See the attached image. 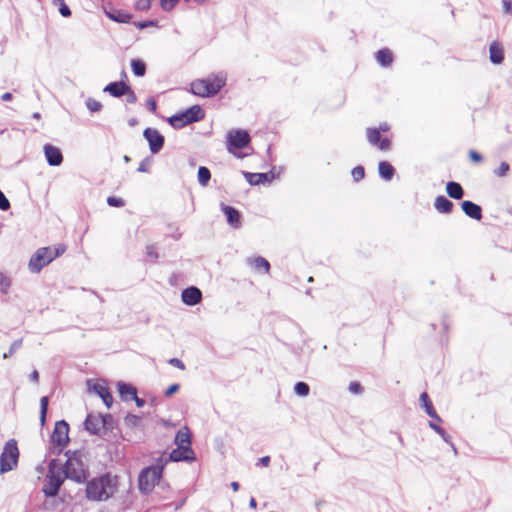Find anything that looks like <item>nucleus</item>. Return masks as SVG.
Returning <instances> with one entry per match:
<instances>
[{
	"mask_svg": "<svg viewBox=\"0 0 512 512\" xmlns=\"http://www.w3.org/2000/svg\"><path fill=\"white\" fill-rule=\"evenodd\" d=\"M118 489V477L109 474L94 478L86 485V497L91 501H106Z\"/></svg>",
	"mask_w": 512,
	"mask_h": 512,
	"instance_id": "obj_1",
	"label": "nucleus"
},
{
	"mask_svg": "<svg viewBox=\"0 0 512 512\" xmlns=\"http://www.w3.org/2000/svg\"><path fill=\"white\" fill-rule=\"evenodd\" d=\"M10 208V202L4 195V193L0 190V209L6 211Z\"/></svg>",
	"mask_w": 512,
	"mask_h": 512,
	"instance_id": "obj_46",
	"label": "nucleus"
},
{
	"mask_svg": "<svg viewBox=\"0 0 512 512\" xmlns=\"http://www.w3.org/2000/svg\"><path fill=\"white\" fill-rule=\"evenodd\" d=\"M64 479L65 476L63 475L62 468L57 467L54 462H51L46 475V483L43 486L44 494L48 497L56 496Z\"/></svg>",
	"mask_w": 512,
	"mask_h": 512,
	"instance_id": "obj_6",
	"label": "nucleus"
},
{
	"mask_svg": "<svg viewBox=\"0 0 512 512\" xmlns=\"http://www.w3.org/2000/svg\"><path fill=\"white\" fill-rule=\"evenodd\" d=\"M250 142L249 134L244 130H232L227 134V148L236 154V150L244 148Z\"/></svg>",
	"mask_w": 512,
	"mask_h": 512,
	"instance_id": "obj_8",
	"label": "nucleus"
},
{
	"mask_svg": "<svg viewBox=\"0 0 512 512\" xmlns=\"http://www.w3.org/2000/svg\"><path fill=\"white\" fill-rule=\"evenodd\" d=\"M378 173L382 179L390 181L395 174V168L388 161H380L378 163Z\"/></svg>",
	"mask_w": 512,
	"mask_h": 512,
	"instance_id": "obj_27",
	"label": "nucleus"
},
{
	"mask_svg": "<svg viewBox=\"0 0 512 512\" xmlns=\"http://www.w3.org/2000/svg\"><path fill=\"white\" fill-rule=\"evenodd\" d=\"M446 193L450 198L460 200L464 196V189L460 183L456 181H449L446 184Z\"/></svg>",
	"mask_w": 512,
	"mask_h": 512,
	"instance_id": "obj_25",
	"label": "nucleus"
},
{
	"mask_svg": "<svg viewBox=\"0 0 512 512\" xmlns=\"http://www.w3.org/2000/svg\"><path fill=\"white\" fill-rule=\"evenodd\" d=\"M147 104V107L148 109L152 112V113H155L156 110H157V103H156V100L154 98H149L146 102Z\"/></svg>",
	"mask_w": 512,
	"mask_h": 512,
	"instance_id": "obj_53",
	"label": "nucleus"
},
{
	"mask_svg": "<svg viewBox=\"0 0 512 512\" xmlns=\"http://www.w3.org/2000/svg\"><path fill=\"white\" fill-rule=\"evenodd\" d=\"M136 122H137V121L134 119V120H131V121H130V124H131V125H135V124H136Z\"/></svg>",
	"mask_w": 512,
	"mask_h": 512,
	"instance_id": "obj_64",
	"label": "nucleus"
},
{
	"mask_svg": "<svg viewBox=\"0 0 512 512\" xmlns=\"http://www.w3.org/2000/svg\"><path fill=\"white\" fill-rule=\"evenodd\" d=\"M131 67L133 70V73L138 76L142 77L145 75L146 72V65L142 60L134 59L131 61Z\"/></svg>",
	"mask_w": 512,
	"mask_h": 512,
	"instance_id": "obj_33",
	"label": "nucleus"
},
{
	"mask_svg": "<svg viewBox=\"0 0 512 512\" xmlns=\"http://www.w3.org/2000/svg\"><path fill=\"white\" fill-rule=\"evenodd\" d=\"M137 404L138 407H142L144 405V400L140 399L136 396V398H133Z\"/></svg>",
	"mask_w": 512,
	"mask_h": 512,
	"instance_id": "obj_60",
	"label": "nucleus"
},
{
	"mask_svg": "<svg viewBox=\"0 0 512 512\" xmlns=\"http://www.w3.org/2000/svg\"><path fill=\"white\" fill-rule=\"evenodd\" d=\"M19 459L17 442L10 439L5 443L0 455V473H6L16 468Z\"/></svg>",
	"mask_w": 512,
	"mask_h": 512,
	"instance_id": "obj_5",
	"label": "nucleus"
},
{
	"mask_svg": "<svg viewBox=\"0 0 512 512\" xmlns=\"http://www.w3.org/2000/svg\"><path fill=\"white\" fill-rule=\"evenodd\" d=\"M124 95H126V100L130 104H134L137 101V96L134 93V91L131 89L130 86H129V90L127 92H125Z\"/></svg>",
	"mask_w": 512,
	"mask_h": 512,
	"instance_id": "obj_49",
	"label": "nucleus"
},
{
	"mask_svg": "<svg viewBox=\"0 0 512 512\" xmlns=\"http://www.w3.org/2000/svg\"><path fill=\"white\" fill-rule=\"evenodd\" d=\"M210 178H211V173L208 168L202 166L198 169V180L201 185H203V186L207 185Z\"/></svg>",
	"mask_w": 512,
	"mask_h": 512,
	"instance_id": "obj_36",
	"label": "nucleus"
},
{
	"mask_svg": "<svg viewBox=\"0 0 512 512\" xmlns=\"http://www.w3.org/2000/svg\"><path fill=\"white\" fill-rule=\"evenodd\" d=\"M144 138L149 143L150 151L153 154L158 153L164 146V136L154 128H146L143 132Z\"/></svg>",
	"mask_w": 512,
	"mask_h": 512,
	"instance_id": "obj_11",
	"label": "nucleus"
},
{
	"mask_svg": "<svg viewBox=\"0 0 512 512\" xmlns=\"http://www.w3.org/2000/svg\"><path fill=\"white\" fill-rule=\"evenodd\" d=\"M489 57L490 61L495 64L499 65L504 61V53L502 47L497 44L496 42H493L489 47Z\"/></svg>",
	"mask_w": 512,
	"mask_h": 512,
	"instance_id": "obj_26",
	"label": "nucleus"
},
{
	"mask_svg": "<svg viewBox=\"0 0 512 512\" xmlns=\"http://www.w3.org/2000/svg\"><path fill=\"white\" fill-rule=\"evenodd\" d=\"M375 58L380 66L387 68L393 63L394 56L389 48H381L375 53Z\"/></svg>",
	"mask_w": 512,
	"mask_h": 512,
	"instance_id": "obj_19",
	"label": "nucleus"
},
{
	"mask_svg": "<svg viewBox=\"0 0 512 512\" xmlns=\"http://www.w3.org/2000/svg\"><path fill=\"white\" fill-rule=\"evenodd\" d=\"M469 157H470L471 161L475 162V163H480L483 160L482 155L479 152L475 151V150H470L469 151Z\"/></svg>",
	"mask_w": 512,
	"mask_h": 512,
	"instance_id": "obj_48",
	"label": "nucleus"
},
{
	"mask_svg": "<svg viewBox=\"0 0 512 512\" xmlns=\"http://www.w3.org/2000/svg\"><path fill=\"white\" fill-rule=\"evenodd\" d=\"M175 443L178 447H183L187 449L191 448V433L187 427H183L180 429L175 437Z\"/></svg>",
	"mask_w": 512,
	"mask_h": 512,
	"instance_id": "obj_24",
	"label": "nucleus"
},
{
	"mask_svg": "<svg viewBox=\"0 0 512 512\" xmlns=\"http://www.w3.org/2000/svg\"><path fill=\"white\" fill-rule=\"evenodd\" d=\"M62 471L65 478H69L78 483L83 482L87 478V472L84 464L76 455L68 457Z\"/></svg>",
	"mask_w": 512,
	"mask_h": 512,
	"instance_id": "obj_7",
	"label": "nucleus"
},
{
	"mask_svg": "<svg viewBox=\"0 0 512 512\" xmlns=\"http://www.w3.org/2000/svg\"><path fill=\"white\" fill-rule=\"evenodd\" d=\"M150 167V163L148 160H143L138 167L139 172H148Z\"/></svg>",
	"mask_w": 512,
	"mask_h": 512,
	"instance_id": "obj_54",
	"label": "nucleus"
},
{
	"mask_svg": "<svg viewBox=\"0 0 512 512\" xmlns=\"http://www.w3.org/2000/svg\"><path fill=\"white\" fill-rule=\"evenodd\" d=\"M221 209L226 215L227 222L234 228L240 226V213L235 208L222 204Z\"/></svg>",
	"mask_w": 512,
	"mask_h": 512,
	"instance_id": "obj_21",
	"label": "nucleus"
},
{
	"mask_svg": "<svg viewBox=\"0 0 512 512\" xmlns=\"http://www.w3.org/2000/svg\"><path fill=\"white\" fill-rule=\"evenodd\" d=\"M375 129L379 130V132H387L390 130V125L386 122L380 123L378 127H374Z\"/></svg>",
	"mask_w": 512,
	"mask_h": 512,
	"instance_id": "obj_55",
	"label": "nucleus"
},
{
	"mask_svg": "<svg viewBox=\"0 0 512 512\" xmlns=\"http://www.w3.org/2000/svg\"><path fill=\"white\" fill-rule=\"evenodd\" d=\"M168 123L174 127V128H182L185 125L191 124L187 118V115L185 112H182L177 115H173L168 118Z\"/></svg>",
	"mask_w": 512,
	"mask_h": 512,
	"instance_id": "obj_31",
	"label": "nucleus"
},
{
	"mask_svg": "<svg viewBox=\"0 0 512 512\" xmlns=\"http://www.w3.org/2000/svg\"><path fill=\"white\" fill-rule=\"evenodd\" d=\"M281 171V167L273 166L268 172H258V185L271 183L272 180L279 178Z\"/></svg>",
	"mask_w": 512,
	"mask_h": 512,
	"instance_id": "obj_20",
	"label": "nucleus"
},
{
	"mask_svg": "<svg viewBox=\"0 0 512 512\" xmlns=\"http://www.w3.org/2000/svg\"><path fill=\"white\" fill-rule=\"evenodd\" d=\"M53 3L59 6V12L63 17H69L71 15V10L65 4L64 0H53Z\"/></svg>",
	"mask_w": 512,
	"mask_h": 512,
	"instance_id": "obj_40",
	"label": "nucleus"
},
{
	"mask_svg": "<svg viewBox=\"0 0 512 512\" xmlns=\"http://www.w3.org/2000/svg\"><path fill=\"white\" fill-rule=\"evenodd\" d=\"M226 79L222 75H210L207 78L196 79L191 85V92L200 97H211L216 95L225 85Z\"/></svg>",
	"mask_w": 512,
	"mask_h": 512,
	"instance_id": "obj_3",
	"label": "nucleus"
},
{
	"mask_svg": "<svg viewBox=\"0 0 512 512\" xmlns=\"http://www.w3.org/2000/svg\"><path fill=\"white\" fill-rule=\"evenodd\" d=\"M168 363L180 370H185V364L178 358H171Z\"/></svg>",
	"mask_w": 512,
	"mask_h": 512,
	"instance_id": "obj_50",
	"label": "nucleus"
},
{
	"mask_svg": "<svg viewBox=\"0 0 512 512\" xmlns=\"http://www.w3.org/2000/svg\"><path fill=\"white\" fill-rule=\"evenodd\" d=\"M231 487L233 488V490H234V491H237V490H238V488H239V484H238V482H232V483H231Z\"/></svg>",
	"mask_w": 512,
	"mask_h": 512,
	"instance_id": "obj_61",
	"label": "nucleus"
},
{
	"mask_svg": "<svg viewBox=\"0 0 512 512\" xmlns=\"http://www.w3.org/2000/svg\"><path fill=\"white\" fill-rule=\"evenodd\" d=\"M348 390L352 394H361L363 392V387L359 382L352 381L348 386Z\"/></svg>",
	"mask_w": 512,
	"mask_h": 512,
	"instance_id": "obj_42",
	"label": "nucleus"
},
{
	"mask_svg": "<svg viewBox=\"0 0 512 512\" xmlns=\"http://www.w3.org/2000/svg\"><path fill=\"white\" fill-rule=\"evenodd\" d=\"M151 23L150 22H144V23H141V22H137V23H134V25L139 28V29H143L145 27H148Z\"/></svg>",
	"mask_w": 512,
	"mask_h": 512,
	"instance_id": "obj_58",
	"label": "nucleus"
},
{
	"mask_svg": "<svg viewBox=\"0 0 512 512\" xmlns=\"http://www.w3.org/2000/svg\"><path fill=\"white\" fill-rule=\"evenodd\" d=\"M91 389L103 400L107 408H110L113 404V397L108 387L103 384L95 383Z\"/></svg>",
	"mask_w": 512,
	"mask_h": 512,
	"instance_id": "obj_18",
	"label": "nucleus"
},
{
	"mask_svg": "<svg viewBox=\"0 0 512 512\" xmlns=\"http://www.w3.org/2000/svg\"><path fill=\"white\" fill-rule=\"evenodd\" d=\"M510 170V165L505 162V161H502L499 165L498 168H496L493 173L495 176L497 177H505L507 176L508 172Z\"/></svg>",
	"mask_w": 512,
	"mask_h": 512,
	"instance_id": "obj_37",
	"label": "nucleus"
},
{
	"mask_svg": "<svg viewBox=\"0 0 512 512\" xmlns=\"http://www.w3.org/2000/svg\"><path fill=\"white\" fill-rule=\"evenodd\" d=\"M260 269H263L264 272L268 274L270 271V263L264 257L258 256V271Z\"/></svg>",
	"mask_w": 512,
	"mask_h": 512,
	"instance_id": "obj_43",
	"label": "nucleus"
},
{
	"mask_svg": "<svg viewBox=\"0 0 512 512\" xmlns=\"http://www.w3.org/2000/svg\"><path fill=\"white\" fill-rule=\"evenodd\" d=\"M270 463V457L269 456H264V457H261L258 459V464L264 466V467H267Z\"/></svg>",
	"mask_w": 512,
	"mask_h": 512,
	"instance_id": "obj_56",
	"label": "nucleus"
},
{
	"mask_svg": "<svg viewBox=\"0 0 512 512\" xmlns=\"http://www.w3.org/2000/svg\"><path fill=\"white\" fill-rule=\"evenodd\" d=\"M419 400H420L421 407L425 410L426 414L429 417H431L432 419H434V420H436L438 422L442 421L441 417L436 412V410H435V408L433 406V403L430 400L429 395L426 392H422L420 394Z\"/></svg>",
	"mask_w": 512,
	"mask_h": 512,
	"instance_id": "obj_16",
	"label": "nucleus"
},
{
	"mask_svg": "<svg viewBox=\"0 0 512 512\" xmlns=\"http://www.w3.org/2000/svg\"><path fill=\"white\" fill-rule=\"evenodd\" d=\"M30 379L35 383L39 381V373L37 370L32 371V373L30 374Z\"/></svg>",
	"mask_w": 512,
	"mask_h": 512,
	"instance_id": "obj_57",
	"label": "nucleus"
},
{
	"mask_svg": "<svg viewBox=\"0 0 512 512\" xmlns=\"http://www.w3.org/2000/svg\"><path fill=\"white\" fill-rule=\"evenodd\" d=\"M86 107L91 112H98L102 109V104H101V102H99L98 100H96L94 98H88L86 100Z\"/></svg>",
	"mask_w": 512,
	"mask_h": 512,
	"instance_id": "obj_38",
	"label": "nucleus"
},
{
	"mask_svg": "<svg viewBox=\"0 0 512 512\" xmlns=\"http://www.w3.org/2000/svg\"><path fill=\"white\" fill-rule=\"evenodd\" d=\"M118 391H119L121 398L125 401L136 398L137 390L135 387H133L131 385H128L125 383H119Z\"/></svg>",
	"mask_w": 512,
	"mask_h": 512,
	"instance_id": "obj_30",
	"label": "nucleus"
},
{
	"mask_svg": "<svg viewBox=\"0 0 512 512\" xmlns=\"http://www.w3.org/2000/svg\"><path fill=\"white\" fill-rule=\"evenodd\" d=\"M44 152L46 159L51 166H58L62 163L63 156L59 148L51 144H46L44 146Z\"/></svg>",
	"mask_w": 512,
	"mask_h": 512,
	"instance_id": "obj_15",
	"label": "nucleus"
},
{
	"mask_svg": "<svg viewBox=\"0 0 512 512\" xmlns=\"http://www.w3.org/2000/svg\"><path fill=\"white\" fill-rule=\"evenodd\" d=\"M351 175H352L354 181L359 182L365 176V169H364V167L361 166V165H358V166L354 167L352 169V171H351Z\"/></svg>",
	"mask_w": 512,
	"mask_h": 512,
	"instance_id": "obj_39",
	"label": "nucleus"
},
{
	"mask_svg": "<svg viewBox=\"0 0 512 512\" xmlns=\"http://www.w3.org/2000/svg\"><path fill=\"white\" fill-rule=\"evenodd\" d=\"M107 203L109 206H112V207H123L125 205V201L120 198V197H115V196H109L107 198Z\"/></svg>",
	"mask_w": 512,
	"mask_h": 512,
	"instance_id": "obj_41",
	"label": "nucleus"
},
{
	"mask_svg": "<svg viewBox=\"0 0 512 512\" xmlns=\"http://www.w3.org/2000/svg\"><path fill=\"white\" fill-rule=\"evenodd\" d=\"M67 250L65 244H57L54 247H41L31 256L28 268L33 273H39L44 267L49 265L54 259L63 255Z\"/></svg>",
	"mask_w": 512,
	"mask_h": 512,
	"instance_id": "obj_2",
	"label": "nucleus"
},
{
	"mask_svg": "<svg viewBox=\"0 0 512 512\" xmlns=\"http://www.w3.org/2000/svg\"><path fill=\"white\" fill-rule=\"evenodd\" d=\"M151 6V0H136L135 8L137 10H147Z\"/></svg>",
	"mask_w": 512,
	"mask_h": 512,
	"instance_id": "obj_44",
	"label": "nucleus"
},
{
	"mask_svg": "<svg viewBox=\"0 0 512 512\" xmlns=\"http://www.w3.org/2000/svg\"><path fill=\"white\" fill-rule=\"evenodd\" d=\"M182 301L189 306H194L202 300V292L197 287H188L182 291Z\"/></svg>",
	"mask_w": 512,
	"mask_h": 512,
	"instance_id": "obj_13",
	"label": "nucleus"
},
{
	"mask_svg": "<svg viewBox=\"0 0 512 512\" xmlns=\"http://www.w3.org/2000/svg\"><path fill=\"white\" fill-rule=\"evenodd\" d=\"M502 5L504 13L512 15V0H502Z\"/></svg>",
	"mask_w": 512,
	"mask_h": 512,
	"instance_id": "obj_51",
	"label": "nucleus"
},
{
	"mask_svg": "<svg viewBox=\"0 0 512 512\" xmlns=\"http://www.w3.org/2000/svg\"><path fill=\"white\" fill-rule=\"evenodd\" d=\"M461 208L465 215L468 216L469 218L478 221L482 219V208L480 205L470 200H464L461 203Z\"/></svg>",
	"mask_w": 512,
	"mask_h": 512,
	"instance_id": "obj_14",
	"label": "nucleus"
},
{
	"mask_svg": "<svg viewBox=\"0 0 512 512\" xmlns=\"http://www.w3.org/2000/svg\"><path fill=\"white\" fill-rule=\"evenodd\" d=\"M53 445L60 448L65 447L69 442V425L64 420L55 423L54 430L51 435Z\"/></svg>",
	"mask_w": 512,
	"mask_h": 512,
	"instance_id": "obj_9",
	"label": "nucleus"
},
{
	"mask_svg": "<svg viewBox=\"0 0 512 512\" xmlns=\"http://www.w3.org/2000/svg\"><path fill=\"white\" fill-rule=\"evenodd\" d=\"M105 13L109 19L119 23H128L132 18L131 14L124 12L122 10L115 9L111 11H106Z\"/></svg>",
	"mask_w": 512,
	"mask_h": 512,
	"instance_id": "obj_28",
	"label": "nucleus"
},
{
	"mask_svg": "<svg viewBox=\"0 0 512 512\" xmlns=\"http://www.w3.org/2000/svg\"><path fill=\"white\" fill-rule=\"evenodd\" d=\"M448 444L451 446L452 451H454V453L457 454V449H456L455 445L453 444V442L450 440V443H448Z\"/></svg>",
	"mask_w": 512,
	"mask_h": 512,
	"instance_id": "obj_62",
	"label": "nucleus"
},
{
	"mask_svg": "<svg viewBox=\"0 0 512 512\" xmlns=\"http://www.w3.org/2000/svg\"><path fill=\"white\" fill-rule=\"evenodd\" d=\"M184 112L190 123L200 121L205 117V112L199 105H193Z\"/></svg>",
	"mask_w": 512,
	"mask_h": 512,
	"instance_id": "obj_29",
	"label": "nucleus"
},
{
	"mask_svg": "<svg viewBox=\"0 0 512 512\" xmlns=\"http://www.w3.org/2000/svg\"><path fill=\"white\" fill-rule=\"evenodd\" d=\"M49 399L44 396L40 399V423L43 426L46 421Z\"/></svg>",
	"mask_w": 512,
	"mask_h": 512,
	"instance_id": "obj_35",
	"label": "nucleus"
},
{
	"mask_svg": "<svg viewBox=\"0 0 512 512\" xmlns=\"http://www.w3.org/2000/svg\"><path fill=\"white\" fill-rule=\"evenodd\" d=\"M179 0H161V7L164 10H171Z\"/></svg>",
	"mask_w": 512,
	"mask_h": 512,
	"instance_id": "obj_47",
	"label": "nucleus"
},
{
	"mask_svg": "<svg viewBox=\"0 0 512 512\" xmlns=\"http://www.w3.org/2000/svg\"><path fill=\"white\" fill-rule=\"evenodd\" d=\"M250 506L251 507H256V500L253 497L250 499Z\"/></svg>",
	"mask_w": 512,
	"mask_h": 512,
	"instance_id": "obj_63",
	"label": "nucleus"
},
{
	"mask_svg": "<svg viewBox=\"0 0 512 512\" xmlns=\"http://www.w3.org/2000/svg\"><path fill=\"white\" fill-rule=\"evenodd\" d=\"M434 207L439 213L448 214L452 212L454 204L447 197L439 195L434 201Z\"/></svg>",
	"mask_w": 512,
	"mask_h": 512,
	"instance_id": "obj_23",
	"label": "nucleus"
},
{
	"mask_svg": "<svg viewBox=\"0 0 512 512\" xmlns=\"http://www.w3.org/2000/svg\"><path fill=\"white\" fill-rule=\"evenodd\" d=\"M379 130L369 127L366 130L367 139L370 144L377 146L382 151H387L391 147V142L388 138H381Z\"/></svg>",
	"mask_w": 512,
	"mask_h": 512,
	"instance_id": "obj_12",
	"label": "nucleus"
},
{
	"mask_svg": "<svg viewBox=\"0 0 512 512\" xmlns=\"http://www.w3.org/2000/svg\"><path fill=\"white\" fill-rule=\"evenodd\" d=\"M1 99L3 101H10L12 99V94L9 93V92H6L4 93L2 96H1Z\"/></svg>",
	"mask_w": 512,
	"mask_h": 512,
	"instance_id": "obj_59",
	"label": "nucleus"
},
{
	"mask_svg": "<svg viewBox=\"0 0 512 512\" xmlns=\"http://www.w3.org/2000/svg\"><path fill=\"white\" fill-rule=\"evenodd\" d=\"M429 427L435 431L446 443H450V435L447 434V432L438 424H436L433 421H429L428 423Z\"/></svg>",
	"mask_w": 512,
	"mask_h": 512,
	"instance_id": "obj_34",
	"label": "nucleus"
},
{
	"mask_svg": "<svg viewBox=\"0 0 512 512\" xmlns=\"http://www.w3.org/2000/svg\"><path fill=\"white\" fill-rule=\"evenodd\" d=\"M194 459V452L192 449L178 447L170 453L169 460L174 462L189 461Z\"/></svg>",
	"mask_w": 512,
	"mask_h": 512,
	"instance_id": "obj_17",
	"label": "nucleus"
},
{
	"mask_svg": "<svg viewBox=\"0 0 512 512\" xmlns=\"http://www.w3.org/2000/svg\"><path fill=\"white\" fill-rule=\"evenodd\" d=\"M294 393L299 397H307L310 393V386L304 381H298L294 385Z\"/></svg>",
	"mask_w": 512,
	"mask_h": 512,
	"instance_id": "obj_32",
	"label": "nucleus"
},
{
	"mask_svg": "<svg viewBox=\"0 0 512 512\" xmlns=\"http://www.w3.org/2000/svg\"><path fill=\"white\" fill-rule=\"evenodd\" d=\"M243 175L249 184L256 185V173L243 172Z\"/></svg>",
	"mask_w": 512,
	"mask_h": 512,
	"instance_id": "obj_52",
	"label": "nucleus"
},
{
	"mask_svg": "<svg viewBox=\"0 0 512 512\" xmlns=\"http://www.w3.org/2000/svg\"><path fill=\"white\" fill-rule=\"evenodd\" d=\"M167 460L159 459L157 465L144 468L138 477V486L141 492L149 493L159 483L164 465Z\"/></svg>",
	"mask_w": 512,
	"mask_h": 512,
	"instance_id": "obj_4",
	"label": "nucleus"
},
{
	"mask_svg": "<svg viewBox=\"0 0 512 512\" xmlns=\"http://www.w3.org/2000/svg\"><path fill=\"white\" fill-rule=\"evenodd\" d=\"M85 429L94 435H99L106 429V419L101 414L90 413L84 422Z\"/></svg>",
	"mask_w": 512,
	"mask_h": 512,
	"instance_id": "obj_10",
	"label": "nucleus"
},
{
	"mask_svg": "<svg viewBox=\"0 0 512 512\" xmlns=\"http://www.w3.org/2000/svg\"><path fill=\"white\" fill-rule=\"evenodd\" d=\"M180 389V385L177 384V383H174L172 385H170L164 392V396L165 397H171L172 395H174L175 393H177Z\"/></svg>",
	"mask_w": 512,
	"mask_h": 512,
	"instance_id": "obj_45",
	"label": "nucleus"
},
{
	"mask_svg": "<svg viewBox=\"0 0 512 512\" xmlns=\"http://www.w3.org/2000/svg\"><path fill=\"white\" fill-rule=\"evenodd\" d=\"M129 90V85L122 81L109 83L104 92H108L113 97H121Z\"/></svg>",
	"mask_w": 512,
	"mask_h": 512,
	"instance_id": "obj_22",
	"label": "nucleus"
}]
</instances>
